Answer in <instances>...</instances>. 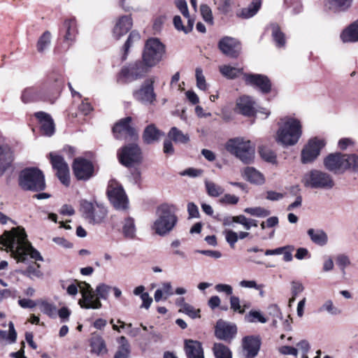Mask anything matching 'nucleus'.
<instances>
[{
  "label": "nucleus",
  "instance_id": "obj_1",
  "mask_svg": "<svg viewBox=\"0 0 358 358\" xmlns=\"http://www.w3.org/2000/svg\"><path fill=\"white\" fill-rule=\"evenodd\" d=\"M3 247H6L18 262H24L28 256L36 261H43L40 252L27 240L26 231L21 227L4 231L0 237V249Z\"/></svg>",
  "mask_w": 358,
  "mask_h": 358
},
{
  "label": "nucleus",
  "instance_id": "obj_2",
  "mask_svg": "<svg viewBox=\"0 0 358 358\" xmlns=\"http://www.w3.org/2000/svg\"><path fill=\"white\" fill-rule=\"evenodd\" d=\"M303 135V124L300 119L294 115H286L278 122L275 135V142L283 148L296 145Z\"/></svg>",
  "mask_w": 358,
  "mask_h": 358
},
{
  "label": "nucleus",
  "instance_id": "obj_3",
  "mask_svg": "<svg viewBox=\"0 0 358 358\" xmlns=\"http://www.w3.org/2000/svg\"><path fill=\"white\" fill-rule=\"evenodd\" d=\"M324 166L335 174H341L348 170H352L358 173V155L341 152L331 153L324 159Z\"/></svg>",
  "mask_w": 358,
  "mask_h": 358
},
{
  "label": "nucleus",
  "instance_id": "obj_4",
  "mask_svg": "<svg viewBox=\"0 0 358 358\" xmlns=\"http://www.w3.org/2000/svg\"><path fill=\"white\" fill-rule=\"evenodd\" d=\"M176 207L173 204L163 203L156 211L157 219L152 227L155 232L162 236L171 232L178 222Z\"/></svg>",
  "mask_w": 358,
  "mask_h": 358
},
{
  "label": "nucleus",
  "instance_id": "obj_5",
  "mask_svg": "<svg viewBox=\"0 0 358 358\" xmlns=\"http://www.w3.org/2000/svg\"><path fill=\"white\" fill-rule=\"evenodd\" d=\"M226 149L244 164H251L254 160L255 146L249 140L241 137L230 139L226 144Z\"/></svg>",
  "mask_w": 358,
  "mask_h": 358
},
{
  "label": "nucleus",
  "instance_id": "obj_6",
  "mask_svg": "<svg viewBox=\"0 0 358 358\" xmlns=\"http://www.w3.org/2000/svg\"><path fill=\"white\" fill-rule=\"evenodd\" d=\"M166 52L165 45L157 38H150L145 43L143 62L147 67L156 66Z\"/></svg>",
  "mask_w": 358,
  "mask_h": 358
},
{
  "label": "nucleus",
  "instance_id": "obj_7",
  "mask_svg": "<svg viewBox=\"0 0 358 358\" xmlns=\"http://www.w3.org/2000/svg\"><path fill=\"white\" fill-rule=\"evenodd\" d=\"M20 185L25 190H43L45 187L44 176L38 169H26L20 175Z\"/></svg>",
  "mask_w": 358,
  "mask_h": 358
},
{
  "label": "nucleus",
  "instance_id": "obj_8",
  "mask_svg": "<svg viewBox=\"0 0 358 358\" xmlns=\"http://www.w3.org/2000/svg\"><path fill=\"white\" fill-rule=\"evenodd\" d=\"M302 183L312 189H331L334 186V181L329 173L315 169L304 174Z\"/></svg>",
  "mask_w": 358,
  "mask_h": 358
},
{
  "label": "nucleus",
  "instance_id": "obj_9",
  "mask_svg": "<svg viewBox=\"0 0 358 358\" xmlns=\"http://www.w3.org/2000/svg\"><path fill=\"white\" fill-rule=\"evenodd\" d=\"M80 211L83 217L93 224L101 223L107 215V210L102 204L87 200L80 201Z\"/></svg>",
  "mask_w": 358,
  "mask_h": 358
},
{
  "label": "nucleus",
  "instance_id": "obj_10",
  "mask_svg": "<svg viewBox=\"0 0 358 358\" xmlns=\"http://www.w3.org/2000/svg\"><path fill=\"white\" fill-rule=\"evenodd\" d=\"M326 141L323 138H310L303 147L301 152V162L303 164L314 162L320 155L321 150L325 147Z\"/></svg>",
  "mask_w": 358,
  "mask_h": 358
},
{
  "label": "nucleus",
  "instance_id": "obj_11",
  "mask_svg": "<svg viewBox=\"0 0 358 358\" xmlns=\"http://www.w3.org/2000/svg\"><path fill=\"white\" fill-rule=\"evenodd\" d=\"M107 194L110 203L117 210H125L128 208L129 201L125 192L117 182H109Z\"/></svg>",
  "mask_w": 358,
  "mask_h": 358
},
{
  "label": "nucleus",
  "instance_id": "obj_12",
  "mask_svg": "<svg viewBox=\"0 0 358 358\" xmlns=\"http://www.w3.org/2000/svg\"><path fill=\"white\" fill-rule=\"evenodd\" d=\"M145 64L140 61L135 62L123 67L119 73L117 81L128 83L141 78L145 73Z\"/></svg>",
  "mask_w": 358,
  "mask_h": 358
},
{
  "label": "nucleus",
  "instance_id": "obj_13",
  "mask_svg": "<svg viewBox=\"0 0 358 358\" xmlns=\"http://www.w3.org/2000/svg\"><path fill=\"white\" fill-rule=\"evenodd\" d=\"M78 285L82 295V299L78 301L80 307L85 309L100 308L102 304L97 296H95L91 285L85 281L79 282Z\"/></svg>",
  "mask_w": 358,
  "mask_h": 358
},
{
  "label": "nucleus",
  "instance_id": "obj_14",
  "mask_svg": "<svg viewBox=\"0 0 358 358\" xmlns=\"http://www.w3.org/2000/svg\"><path fill=\"white\" fill-rule=\"evenodd\" d=\"M133 97L136 101L143 105H152L157 98L154 90V80H145L139 89L133 92Z\"/></svg>",
  "mask_w": 358,
  "mask_h": 358
},
{
  "label": "nucleus",
  "instance_id": "obj_15",
  "mask_svg": "<svg viewBox=\"0 0 358 358\" xmlns=\"http://www.w3.org/2000/svg\"><path fill=\"white\" fill-rule=\"evenodd\" d=\"M56 83V85L50 89L51 92L58 91L59 90L62 82L57 80ZM48 90H49V87L47 86L43 88L38 87H27L24 89L22 93V101L27 103L38 100H45L47 96Z\"/></svg>",
  "mask_w": 358,
  "mask_h": 358
},
{
  "label": "nucleus",
  "instance_id": "obj_16",
  "mask_svg": "<svg viewBox=\"0 0 358 358\" xmlns=\"http://www.w3.org/2000/svg\"><path fill=\"white\" fill-rule=\"evenodd\" d=\"M119 160L125 166H131L138 164L141 159L140 148L135 144L122 148L117 153Z\"/></svg>",
  "mask_w": 358,
  "mask_h": 358
},
{
  "label": "nucleus",
  "instance_id": "obj_17",
  "mask_svg": "<svg viewBox=\"0 0 358 358\" xmlns=\"http://www.w3.org/2000/svg\"><path fill=\"white\" fill-rule=\"evenodd\" d=\"M73 171L77 179L87 180L94 174V166L86 159L77 158L74 160Z\"/></svg>",
  "mask_w": 358,
  "mask_h": 358
},
{
  "label": "nucleus",
  "instance_id": "obj_18",
  "mask_svg": "<svg viewBox=\"0 0 358 358\" xmlns=\"http://www.w3.org/2000/svg\"><path fill=\"white\" fill-rule=\"evenodd\" d=\"M51 164L59 180L65 185H69V169L64 158L55 153L50 154Z\"/></svg>",
  "mask_w": 358,
  "mask_h": 358
},
{
  "label": "nucleus",
  "instance_id": "obj_19",
  "mask_svg": "<svg viewBox=\"0 0 358 358\" xmlns=\"http://www.w3.org/2000/svg\"><path fill=\"white\" fill-rule=\"evenodd\" d=\"M132 27L133 19L131 15H121L115 20L112 36L115 39L120 40L131 29Z\"/></svg>",
  "mask_w": 358,
  "mask_h": 358
},
{
  "label": "nucleus",
  "instance_id": "obj_20",
  "mask_svg": "<svg viewBox=\"0 0 358 358\" xmlns=\"http://www.w3.org/2000/svg\"><path fill=\"white\" fill-rule=\"evenodd\" d=\"M131 117H127L117 122L113 128L115 137L117 139H123L130 137L134 138L136 137V129L131 127Z\"/></svg>",
  "mask_w": 358,
  "mask_h": 358
},
{
  "label": "nucleus",
  "instance_id": "obj_21",
  "mask_svg": "<svg viewBox=\"0 0 358 358\" xmlns=\"http://www.w3.org/2000/svg\"><path fill=\"white\" fill-rule=\"evenodd\" d=\"M218 47L221 52L231 58H236L241 52V44L234 38L225 36L222 38L218 43Z\"/></svg>",
  "mask_w": 358,
  "mask_h": 358
},
{
  "label": "nucleus",
  "instance_id": "obj_22",
  "mask_svg": "<svg viewBox=\"0 0 358 358\" xmlns=\"http://www.w3.org/2000/svg\"><path fill=\"white\" fill-rule=\"evenodd\" d=\"M237 328L236 324L219 320L215 326V336L223 341H231L236 334Z\"/></svg>",
  "mask_w": 358,
  "mask_h": 358
},
{
  "label": "nucleus",
  "instance_id": "obj_23",
  "mask_svg": "<svg viewBox=\"0 0 358 358\" xmlns=\"http://www.w3.org/2000/svg\"><path fill=\"white\" fill-rule=\"evenodd\" d=\"M244 79L247 85L257 87L262 93H268L271 88L269 79L262 74H244Z\"/></svg>",
  "mask_w": 358,
  "mask_h": 358
},
{
  "label": "nucleus",
  "instance_id": "obj_24",
  "mask_svg": "<svg viewBox=\"0 0 358 358\" xmlns=\"http://www.w3.org/2000/svg\"><path fill=\"white\" fill-rule=\"evenodd\" d=\"M13 153L10 148L5 143L4 138L0 132V175H2L11 165Z\"/></svg>",
  "mask_w": 358,
  "mask_h": 358
},
{
  "label": "nucleus",
  "instance_id": "obj_25",
  "mask_svg": "<svg viewBox=\"0 0 358 358\" xmlns=\"http://www.w3.org/2000/svg\"><path fill=\"white\" fill-rule=\"evenodd\" d=\"M236 111L245 116H253L256 114V103L252 97L243 96L236 101Z\"/></svg>",
  "mask_w": 358,
  "mask_h": 358
},
{
  "label": "nucleus",
  "instance_id": "obj_26",
  "mask_svg": "<svg viewBox=\"0 0 358 358\" xmlns=\"http://www.w3.org/2000/svg\"><path fill=\"white\" fill-rule=\"evenodd\" d=\"M39 122L41 131L42 134L47 136H51L55 133V124L51 116L43 111L37 112L34 114Z\"/></svg>",
  "mask_w": 358,
  "mask_h": 358
},
{
  "label": "nucleus",
  "instance_id": "obj_27",
  "mask_svg": "<svg viewBox=\"0 0 358 358\" xmlns=\"http://www.w3.org/2000/svg\"><path fill=\"white\" fill-rule=\"evenodd\" d=\"M64 40L65 42L72 43L78 34V25L75 18H69L64 20L62 28Z\"/></svg>",
  "mask_w": 358,
  "mask_h": 358
},
{
  "label": "nucleus",
  "instance_id": "obj_28",
  "mask_svg": "<svg viewBox=\"0 0 358 358\" xmlns=\"http://www.w3.org/2000/svg\"><path fill=\"white\" fill-rule=\"evenodd\" d=\"M261 341L257 336H246L243 341V347L247 358H254L258 354Z\"/></svg>",
  "mask_w": 358,
  "mask_h": 358
},
{
  "label": "nucleus",
  "instance_id": "obj_29",
  "mask_svg": "<svg viewBox=\"0 0 358 358\" xmlns=\"http://www.w3.org/2000/svg\"><path fill=\"white\" fill-rule=\"evenodd\" d=\"M185 351L187 358H204L202 345L197 341L186 340Z\"/></svg>",
  "mask_w": 358,
  "mask_h": 358
},
{
  "label": "nucleus",
  "instance_id": "obj_30",
  "mask_svg": "<svg viewBox=\"0 0 358 358\" xmlns=\"http://www.w3.org/2000/svg\"><path fill=\"white\" fill-rule=\"evenodd\" d=\"M341 39L343 43H357L358 42V20H355L341 34Z\"/></svg>",
  "mask_w": 358,
  "mask_h": 358
},
{
  "label": "nucleus",
  "instance_id": "obj_31",
  "mask_svg": "<svg viewBox=\"0 0 358 358\" xmlns=\"http://www.w3.org/2000/svg\"><path fill=\"white\" fill-rule=\"evenodd\" d=\"M243 176L248 182L255 185H263L265 182V178L264 175L253 167H246L243 170Z\"/></svg>",
  "mask_w": 358,
  "mask_h": 358
},
{
  "label": "nucleus",
  "instance_id": "obj_32",
  "mask_svg": "<svg viewBox=\"0 0 358 358\" xmlns=\"http://www.w3.org/2000/svg\"><path fill=\"white\" fill-rule=\"evenodd\" d=\"M164 135L154 124H150L145 129L143 138L146 143L151 144L159 141Z\"/></svg>",
  "mask_w": 358,
  "mask_h": 358
},
{
  "label": "nucleus",
  "instance_id": "obj_33",
  "mask_svg": "<svg viewBox=\"0 0 358 358\" xmlns=\"http://www.w3.org/2000/svg\"><path fill=\"white\" fill-rule=\"evenodd\" d=\"M307 234L311 241L319 246H324L328 243L327 234L320 229H309Z\"/></svg>",
  "mask_w": 358,
  "mask_h": 358
},
{
  "label": "nucleus",
  "instance_id": "obj_34",
  "mask_svg": "<svg viewBox=\"0 0 358 358\" xmlns=\"http://www.w3.org/2000/svg\"><path fill=\"white\" fill-rule=\"evenodd\" d=\"M187 20V24L184 25L181 17L176 15L173 17V23L176 29L178 31H182L185 34H189L193 29L194 19L192 17H185Z\"/></svg>",
  "mask_w": 358,
  "mask_h": 358
},
{
  "label": "nucleus",
  "instance_id": "obj_35",
  "mask_svg": "<svg viewBox=\"0 0 358 358\" xmlns=\"http://www.w3.org/2000/svg\"><path fill=\"white\" fill-rule=\"evenodd\" d=\"M117 342L119 344V347L115 355V358H129L130 345L127 338L122 336L117 339Z\"/></svg>",
  "mask_w": 358,
  "mask_h": 358
},
{
  "label": "nucleus",
  "instance_id": "obj_36",
  "mask_svg": "<svg viewBox=\"0 0 358 358\" xmlns=\"http://www.w3.org/2000/svg\"><path fill=\"white\" fill-rule=\"evenodd\" d=\"M91 352L96 355H102L106 352V347L103 339L98 336L93 335L90 338Z\"/></svg>",
  "mask_w": 358,
  "mask_h": 358
},
{
  "label": "nucleus",
  "instance_id": "obj_37",
  "mask_svg": "<svg viewBox=\"0 0 358 358\" xmlns=\"http://www.w3.org/2000/svg\"><path fill=\"white\" fill-rule=\"evenodd\" d=\"M52 34L49 31H44L38 38L36 50L39 53L45 52L51 45Z\"/></svg>",
  "mask_w": 358,
  "mask_h": 358
},
{
  "label": "nucleus",
  "instance_id": "obj_38",
  "mask_svg": "<svg viewBox=\"0 0 358 358\" xmlns=\"http://www.w3.org/2000/svg\"><path fill=\"white\" fill-rule=\"evenodd\" d=\"M261 5V0H252V3L247 8H243L237 15L245 19L252 17L258 12Z\"/></svg>",
  "mask_w": 358,
  "mask_h": 358
},
{
  "label": "nucleus",
  "instance_id": "obj_39",
  "mask_svg": "<svg viewBox=\"0 0 358 358\" xmlns=\"http://www.w3.org/2000/svg\"><path fill=\"white\" fill-rule=\"evenodd\" d=\"M173 288L171 282H165L162 284V289H157L155 292V300L156 302L162 299L166 300L169 296L173 295Z\"/></svg>",
  "mask_w": 358,
  "mask_h": 358
},
{
  "label": "nucleus",
  "instance_id": "obj_40",
  "mask_svg": "<svg viewBox=\"0 0 358 358\" xmlns=\"http://www.w3.org/2000/svg\"><path fill=\"white\" fill-rule=\"evenodd\" d=\"M350 2V0H326V6L334 12H341L348 9Z\"/></svg>",
  "mask_w": 358,
  "mask_h": 358
},
{
  "label": "nucleus",
  "instance_id": "obj_41",
  "mask_svg": "<svg viewBox=\"0 0 358 358\" xmlns=\"http://www.w3.org/2000/svg\"><path fill=\"white\" fill-rule=\"evenodd\" d=\"M206 193L210 197H219L223 194L224 189L220 185L209 180L204 181Z\"/></svg>",
  "mask_w": 358,
  "mask_h": 358
},
{
  "label": "nucleus",
  "instance_id": "obj_42",
  "mask_svg": "<svg viewBox=\"0 0 358 358\" xmlns=\"http://www.w3.org/2000/svg\"><path fill=\"white\" fill-rule=\"evenodd\" d=\"M168 137L170 140L176 143H186L189 141V137L187 134H184L177 127H172L168 133Z\"/></svg>",
  "mask_w": 358,
  "mask_h": 358
},
{
  "label": "nucleus",
  "instance_id": "obj_43",
  "mask_svg": "<svg viewBox=\"0 0 358 358\" xmlns=\"http://www.w3.org/2000/svg\"><path fill=\"white\" fill-rule=\"evenodd\" d=\"M220 71L222 75L228 79H234L243 74V69L236 68L229 65L220 66Z\"/></svg>",
  "mask_w": 358,
  "mask_h": 358
},
{
  "label": "nucleus",
  "instance_id": "obj_44",
  "mask_svg": "<svg viewBox=\"0 0 358 358\" xmlns=\"http://www.w3.org/2000/svg\"><path fill=\"white\" fill-rule=\"evenodd\" d=\"M40 310L48 315L51 318H55L57 316V309L56 306L46 301H41L38 303Z\"/></svg>",
  "mask_w": 358,
  "mask_h": 358
},
{
  "label": "nucleus",
  "instance_id": "obj_45",
  "mask_svg": "<svg viewBox=\"0 0 358 358\" xmlns=\"http://www.w3.org/2000/svg\"><path fill=\"white\" fill-rule=\"evenodd\" d=\"M122 232L125 237L132 238L136 234V227L134 220L131 217H127L124 220L122 227Z\"/></svg>",
  "mask_w": 358,
  "mask_h": 358
},
{
  "label": "nucleus",
  "instance_id": "obj_46",
  "mask_svg": "<svg viewBox=\"0 0 358 358\" xmlns=\"http://www.w3.org/2000/svg\"><path fill=\"white\" fill-rule=\"evenodd\" d=\"M271 32L273 38L278 47H283L285 44V37L280 31L279 26L276 24H271Z\"/></svg>",
  "mask_w": 358,
  "mask_h": 358
},
{
  "label": "nucleus",
  "instance_id": "obj_47",
  "mask_svg": "<svg viewBox=\"0 0 358 358\" xmlns=\"http://www.w3.org/2000/svg\"><path fill=\"white\" fill-rule=\"evenodd\" d=\"M318 310L320 313L327 312L331 315H337L341 313V310L334 304L331 299L326 300Z\"/></svg>",
  "mask_w": 358,
  "mask_h": 358
},
{
  "label": "nucleus",
  "instance_id": "obj_48",
  "mask_svg": "<svg viewBox=\"0 0 358 358\" xmlns=\"http://www.w3.org/2000/svg\"><path fill=\"white\" fill-rule=\"evenodd\" d=\"M213 350L216 358H231V351L222 343H215Z\"/></svg>",
  "mask_w": 358,
  "mask_h": 358
},
{
  "label": "nucleus",
  "instance_id": "obj_49",
  "mask_svg": "<svg viewBox=\"0 0 358 358\" xmlns=\"http://www.w3.org/2000/svg\"><path fill=\"white\" fill-rule=\"evenodd\" d=\"M245 320L249 323L261 322L266 323L268 320L259 310H250L245 316Z\"/></svg>",
  "mask_w": 358,
  "mask_h": 358
},
{
  "label": "nucleus",
  "instance_id": "obj_50",
  "mask_svg": "<svg viewBox=\"0 0 358 358\" xmlns=\"http://www.w3.org/2000/svg\"><path fill=\"white\" fill-rule=\"evenodd\" d=\"M141 38L140 34L136 31L133 30L129 33V35L123 46L124 55H127L129 48L134 45V43L139 41Z\"/></svg>",
  "mask_w": 358,
  "mask_h": 358
},
{
  "label": "nucleus",
  "instance_id": "obj_51",
  "mask_svg": "<svg viewBox=\"0 0 358 358\" xmlns=\"http://www.w3.org/2000/svg\"><path fill=\"white\" fill-rule=\"evenodd\" d=\"M244 212L258 217H264L270 215L269 210L262 207L246 208Z\"/></svg>",
  "mask_w": 358,
  "mask_h": 358
},
{
  "label": "nucleus",
  "instance_id": "obj_52",
  "mask_svg": "<svg viewBox=\"0 0 358 358\" xmlns=\"http://www.w3.org/2000/svg\"><path fill=\"white\" fill-rule=\"evenodd\" d=\"M112 287L105 284L100 283L96 287V296L99 299H106L108 296L109 292Z\"/></svg>",
  "mask_w": 358,
  "mask_h": 358
},
{
  "label": "nucleus",
  "instance_id": "obj_53",
  "mask_svg": "<svg viewBox=\"0 0 358 358\" xmlns=\"http://www.w3.org/2000/svg\"><path fill=\"white\" fill-rule=\"evenodd\" d=\"M223 234L227 243L231 248H234L235 244L238 241V233L231 229H225Z\"/></svg>",
  "mask_w": 358,
  "mask_h": 358
},
{
  "label": "nucleus",
  "instance_id": "obj_54",
  "mask_svg": "<svg viewBox=\"0 0 358 358\" xmlns=\"http://www.w3.org/2000/svg\"><path fill=\"white\" fill-rule=\"evenodd\" d=\"M180 313L187 315L192 319L200 317V310L196 309L189 303L183 305V308L180 310Z\"/></svg>",
  "mask_w": 358,
  "mask_h": 358
},
{
  "label": "nucleus",
  "instance_id": "obj_55",
  "mask_svg": "<svg viewBox=\"0 0 358 358\" xmlns=\"http://www.w3.org/2000/svg\"><path fill=\"white\" fill-rule=\"evenodd\" d=\"M196 86L201 90H206L208 88L207 83L206 82L205 77L203 74V71L200 68H196Z\"/></svg>",
  "mask_w": 358,
  "mask_h": 358
},
{
  "label": "nucleus",
  "instance_id": "obj_56",
  "mask_svg": "<svg viewBox=\"0 0 358 358\" xmlns=\"http://www.w3.org/2000/svg\"><path fill=\"white\" fill-rule=\"evenodd\" d=\"M259 154L265 161L274 164L276 162V155L271 150L268 148H261Z\"/></svg>",
  "mask_w": 358,
  "mask_h": 358
},
{
  "label": "nucleus",
  "instance_id": "obj_57",
  "mask_svg": "<svg viewBox=\"0 0 358 358\" xmlns=\"http://www.w3.org/2000/svg\"><path fill=\"white\" fill-rule=\"evenodd\" d=\"M200 11L203 20L206 22L212 24L213 17L210 7L206 4H202L200 7Z\"/></svg>",
  "mask_w": 358,
  "mask_h": 358
},
{
  "label": "nucleus",
  "instance_id": "obj_58",
  "mask_svg": "<svg viewBox=\"0 0 358 358\" xmlns=\"http://www.w3.org/2000/svg\"><path fill=\"white\" fill-rule=\"evenodd\" d=\"M336 263L341 269V271L344 272L345 268L350 265L351 262L348 255L342 254L337 256Z\"/></svg>",
  "mask_w": 358,
  "mask_h": 358
},
{
  "label": "nucleus",
  "instance_id": "obj_59",
  "mask_svg": "<svg viewBox=\"0 0 358 358\" xmlns=\"http://www.w3.org/2000/svg\"><path fill=\"white\" fill-rule=\"evenodd\" d=\"M230 306L234 312H238L241 314L244 313L245 308H241L240 299L236 296H231Z\"/></svg>",
  "mask_w": 358,
  "mask_h": 358
},
{
  "label": "nucleus",
  "instance_id": "obj_60",
  "mask_svg": "<svg viewBox=\"0 0 358 358\" xmlns=\"http://www.w3.org/2000/svg\"><path fill=\"white\" fill-rule=\"evenodd\" d=\"M175 4L184 17H191L189 13L187 3L185 0H176Z\"/></svg>",
  "mask_w": 358,
  "mask_h": 358
},
{
  "label": "nucleus",
  "instance_id": "obj_61",
  "mask_svg": "<svg viewBox=\"0 0 358 358\" xmlns=\"http://www.w3.org/2000/svg\"><path fill=\"white\" fill-rule=\"evenodd\" d=\"M239 201V198L234 194H226L220 199V203L223 204H236Z\"/></svg>",
  "mask_w": 358,
  "mask_h": 358
},
{
  "label": "nucleus",
  "instance_id": "obj_62",
  "mask_svg": "<svg viewBox=\"0 0 358 358\" xmlns=\"http://www.w3.org/2000/svg\"><path fill=\"white\" fill-rule=\"evenodd\" d=\"M298 352H301L302 358H308L307 353L309 351L310 345L308 341H301L296 345Z\"/></svg>",
  "mask_w": 358,
  "mask_h": 358
},
{
  "label": "nucleus",
  "instance_id": "obj_63",
  "mask_svg": "<svg viewBox=\"0 0 358 358\" xmlns=\"http://www.w3.org/2000/svg\"><path fill=\"white\" fill-rule=\"evenodd\" d=\"M304 289L301 282L299 281H292L291 283V293L294 296H297Z\"/></svg>",
  "mask_w": 358,
  "mask_h": 358
},
{
  "label": "nucleus",
  "instance_id": "obj_64",
  "mask_svg": "<svg viewBox=\"0 0 358 358\" xmlns=\"http://www.w3.org/2000/svg\"><path fill=\"white\" fill-rule=\"evenodd\" d=\"M355 145V142L352 138H343L338 141V147L342 150H345L348 148L353 147Z\"/></svg>",
  "mask_w": 358,
  "mask_h": 358
}]
</instances>
